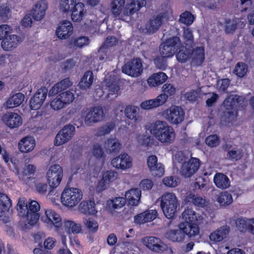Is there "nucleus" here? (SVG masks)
<instances>
[{"label":"nucleus","mask_w":254,"mask_h":254,"mask_svg":"<svg viewBox=\"0 0 254 254\" xmlns=\"http://www.w3.org/2000/svg\"><path fill=\"white\" fill-rule=\"evenodd\" d=\"M72 85L69 78H65L55 84L49 90V97L55 96L50 102V108L59 111L71 104L75 99L73 92L66 90Z\"/></svg>","instance_id":"nucleus-1"},{"label":"nucleus","mask_w":254,"mask_h":254,"mask_svg":"<svg viewBox=\"0 0 254 254\" xmlns=\"http://www.w3.org/2000/svg\"><path fill=\"white\" fill-rule=\"evenodd\" d=\"M40 206L39 203L33 200L27 202L24 197L19 198L17 204L18 215L21 217V222L24 223L25 228H29L35 225L39 218L38 211Z\"/></svg>","instance_id":"nucleus-2"},{"label":"nucleus","mask_w":254,"mask_h":254,"mask_svg":"<svg viewBox=\"0 0 254 254\" xmlns=\"http://www.w3.org/2000/svg\"><path fill=\"white\" fill-rule=\"evenodd\" d=\"M148 129L158 141L164 144L169 145L175 139L174 129L165 121H156L149 125Z\"/></svg>","instance_id":"nucleus-3"},{"label":"nucleus","mask_w":254,"mask_h":254,"mask_svg":"<svg viewBox=\"0 0 254 254\" xmlns=\"http://www.w3.org/2000/svg\"><path fill=\"white\" fill-rule=\"evenodd\" d=\"M173 164L178 168L181 175L185 177H190L198 170L200 167L199 160L196 158H189L182 151L177 152L173 157Z\"/></svg>","instance_id":"nucleus-4"},{"label":"nucleus","mask_w":254,"mask_h":254,"mask_svg":"<svg viewBox=\"0 0 254 254\" xmlns=\"http://www.w3.org/2000/svg\"><path fill=\"white\" fill-rule=\"evenodd\" d=\"M199 216L191 209H186L182 214L184 222L179 225V229L182 230L190 237L195 236L199 233V227L197 224Z\"/></svg>","instance_id":"nucleus-5"},{"label":"nucleus","mask_w":254,"mask_h":254,"mask_svg":"<svg viewBox=\"0 0 254 254\" xmlns=\"http://www.w3.org/2000/svg\"><path fill=\"white\" fill-rule=\"evenodd\" d=\"M242 98L235 94L228 96L224 101V111L222 119L225 122H231L236 120L238 116V107L241 105Z\"/></svg>","instance_id":"nucleus-6"},{"label":"nucleus","mask_w":254,"mask_h":254,"mask_svg":"<svg viewBox=\"0 0 254 254\" xmlns=\"http://www.w3.org/2000/svg\"><path fill=\"white\" fill-rule=\"evenodd\" d=\"M160 207L165 217L168 219L173 218L179 206L178 199L173 192H165L160 197Z\"/></svg>","instance_id":"nucleus-7"},{"label":"nucleus","mask_w":254,"mask_h":254,"mask_svg":"<svg viewBox=\"0 0 254 254\" xmlns=\"http://www.w3.org/2000/svg\"><path fill=\"white\" fill-rule=\"evenodd\" d=\"M82 197L83 193L79 189L65 188L61 194V202L63 206L71 209L78 204Z\"/></svg>","instance_id":"nucleus-8"},{"label":"nucleus","mask_w":254,"mask_h":254,"mask_svg":"<svg viewBox=\"0 0 254 254\" xmlns=\"http://www.w3.org/2000/svg\"><path fill=\"white\" fill-rule=\"evenodd\" d=\"M162 115L170 124L178 125L181 124L184 120L185 113L180 106L172 105L163 111Z\"/></svg>","instance_id":"nucleus-9"},{"label":"nucleus","mask_w":254,"mask_h":254,"mask_svg":"<svg viewBox=\"0 0 254 254\" xmlns=\"http://www.w3.org/2000/svg\"><path fill=\"white\" fill-rule=\"evenodd\" d=\"M63 178V169L59 164L52 165L46 173V179L49 186L52 188L58 187Z\"/></svg>","instance_id":"nucleus-10"},{"label":"nucleus","mask_w":254,"mask_h":254,"mask_svg":"<svg viewBox=\"0 0 254 254\" xmlns=\"http://www.w3.org/2000/svg\"><path fill=\"white\" fill-rule=\"evenodd\" d=\"M181 42L178 37H173L162 43L160 47V53L165 58L172 57L174 53L180 49Z\"/></svg>","instance_id":"nucleus-11"},{"label":"nucleus","mask_w":254,"mask_h":254,"mask_svg":"<svg viewBox=\"0 0 254 254\" xmlns=\"http://www.w3.org/2000/svg\"><path fill=\"white\" fill-rule=\"evenodd\" d=\"M40 219L48 228H52L54 227L58 230L63 224L60 214L52 209H46L44 215Z\"/></svg>","instance_id":"nucleus-12"},{"label":"nucleus","mask_w":254,"mask_h":254,"mask_svg":"<svg viewBox=\"0 0 254 254\" xmlns=\"http://www.w3.org/2000/svg\"><path fill=\"white\" fill-rule=\"evenodd\" d=\"M117 71L114 70L109 75H106L104 85L107 92V97L111 100L115 98L119 94V87L116 83V74Z\"/></svg>","instance_id":"nucleus-13"},{"label":"nucleus","mask_w":254,"mask_h":254,"mask_svg":"<svg viewBox=\"0 0 254 254\" xmlns=\"http://www.w3.org/2000/svg\"><path fill=\"white\" fill-rule=\"evenodd\" d=\"M111 165L117 170L127 171L132 167V158L127 153L122 152L112 159Z\"/></svg>","instance_id":"nucleus-14"},{"label":"nucleus","mask_w":254,"mask_h":254,"mask_svg":"<svg viewBox=\"0 0 254 254\" xmlns=\"http://www.w3.org/2000/svg\"><path fill=\"white\" fill-rule=\"evenodd\" d=\"M142 62L139 59H133L122 67L123 72L131 77H138L143 72Z\"/></svg>","instance_id":"nucleus-15"},{"label":"nucleus","mask_w":254,"mask_h":254,"mask_svg":"<svg viewBox=\"0 0 254 254\" xmlns=\"http://www.w3.org/2000/svg\"><path fill=\"white\" fill-rule=\"evenodd\" d=\"M125 0H112L111 3V11L117 19L127 20L129 19V13L126 14Z\"/></svg>","instance_id":"nucleus-16"},{"label":"nucleus","mask_w":254,"mask_h":254,"mask_svg":"<svg viewBox=\"0 0 254 254\" xmlns=\"http://www.w3.org/2000/svg\"><path fill=\"white\" fill-rule=\"evenodd\" d=\"M75 131L74 127L70 125L64 126L56 135L54 144L61 146L68 142L72 137Z\"/></svg>","instance_id":"nucleus-17"},{"label":"nucleus","mask_w":254,"mask_h":254,"mask_svg":"<svg viewBox=\"0 0 254 254\" xmlns=\"http://www.w3.org/2000/svg\"><path fill=\"white\" fill-rule=\"evenodd\" d=\"M141 242L150 250L155 252L162 253L168 249L167 245L157 237H145L142 239Z\"/></svg>","instance_id":"nucleus-18"},{"label":"nucleus","mask_w":254,"mask_h":254,"mask_svg":"<svg viewBox=\"0 0 254 254\" xmlns=\"http://www.w3.org/2000/svg\"><path fill=\"white\" fill-rule=\"evenodd\" d=\"M47 93L48 90L45 87H42L39 89L29 100L30 108L33 110L39 109L47 98Z\"/></svg>","instance_id":"nucleus-19"},{"label":"nucleus","mask_w":254,"mask_h":254,"mask_svg":"<svg viewBox=\"0 0 254 254\" xmlns=\"http://www.w3.org/2000/svg\"><path fill=\"white\" fill-rule=\"evenodd\" d=\"M4 124L10 128H17L23 123V119L21 115L16 112H8L2 117Z\"/></svg>","instance_id":"nucleus-20"},{"label":"nucleus","mask_w":254,"mask_h":254,"mask_svg":"<svg viewBox=\"0 0 254 254\" xmlns=\"http://www.w3.org/2000/svg\"><path fill=\"white\" fill-rule=\"evenodd\" d=\"M116 179V172L113 170H108L102 174V179L99 181L96 190L97 192H101L106 190L111 183Z\"/></svg>","instance_id":"nucleus-21"},{"label":"nucleus","mask_w":254,"mask_h":254,"mask_svg":"<svg viewBox=\"0 0 254 254\" xmlns=\"http://www.w3.org/2000/svg\"><path fill=\"white\" fill-rule=\"evenodd\" d=\"M104 119V112L102 108L97 107L91 109L85 117L86 125L91 126L93 124L99 122Z\"/></svg>","instance_id":"nucleus-22"},{"label":"nucleus","mask_w":254,"mask_h":254,"mask_svg":"<svg viewBox=\"0 0 254 254\" xmlns=\"http://www.w3.org/2000/svg\"><path fill=\"white\" fill-rule=\"evenodd\" d=\"M166 102V96L159 94L155 98L143 101L140 103V107L143 110H150L163 105Z\"/></svg>","instance_id":"nucleus-23"},{"label":"nucleus","mask_w":254,"mask_h":254,"mask_svg":"<svg viewBox=\"0 0 254 254\" xmlns=\"http://www.w3.org/2000/svg\"><path fill=\"white\" fill-rule=\"evenodd\" d=\"M23 38L20 36L12 34L3 39L1 46L3 50L11 51L16 48L23 41Z\"/></svg>","instance_id":"nucleus-24"},{"label":"nucleus","mask_w":254,"mask_h":254,"mask_svg":"<svg viewBox=\"0 0 254 254\" xmlns=\"http://www.w3.org/2000/svg\"><path fill=\"white\" fill-rule=\"evenodd\" d=\"M230 231L229 227L227 226H221L209 234V240L213 243L221 242L227 237Z\"/></svg>","instance_id":"nucleus-25"},{"label":"nucleus","mask_w":254,"mask_h":254,"mask_svg":"<svg viewBox=\"0 0 254 254\" xmlns=\"http://www.w3.org/2000/svg\"><path fill=\"white\" fill-rule=\"evenodd\" d=\"M191 64L193 66H200L205 59L204 47L202 45L196 46L190 51Z\"/></svg>","instance_id":"nucleus-26"},{"label":"nucleus","mask_w":254,"mask_h":254,"mask_svg":"<svg viewBox=\"0 0 254 254\" xmlns=\"http://www.w3.org/2000/svg\"><path fill=\"white\" fill-rule=\"evenodd\" d=\"M73 33V26L69 21L64 20L62 21L56 30V34L61 39H66L69 38Z\"/></svg>","instance_id":"nucleus-27"},{"label":"nucleus","mask_w":254,"mask_h":254,"mask_svg":"<svg viewBox=\"0 0 254 254\" xmlns=\"http://www.w3.org/2000/svg\"><path fill=\"white\" fill-rule=\"evenodd\" d=\"M48 3L46 0H40L37 1L32 10V17L37 21L42 20L46 14V11L48 9Z\"/></svg>","instance_id":"nucleus-28"},{"label":"nucleus","mask_w":254,"mask_h":254,"mask_svg":"<svg viewBox=\"0 0 254 254\" xmlns=\"http://www.w3.org/2000/svg\"><path fill=\"white\" fill-rule=\"evenodd\" d=\"M25 95L21 92L11 93L7 98L4 106L6 109L16 108L23 103Z\"/></svg>","instance_id":"nucleus-29"},{"label":"nucleus","mask_w":254,"mask_h":254,"mask_svg":"<svg viewBox=\"0 0 254 254\" xmlns=\"http://www.w3.org/2000/svg\"><path fill=\"white\" fill-rule=\"evenodd\" d=\"M158 216L155 209L147 210L134 217V222L137 224H143L154 220Z\"/></svg>","instance_id":"nucleus-30"},{"label":"nucleus","mask_w":254,"mask_h":254,"mask_svg":"<svg viewBox=\"0 0 254 254\" xmlns=\"http://www.w3.org/2000/svg\"><path fill=\"white\" fill-rule=\"evenodd\" d=\"M79 211L85 215L95 216L98 213V210L94 201L92 200H84L78 205Z\"/></svg>","instance_id":"nucleus-31"},{"label":"nucleus","mask_w":254,"mask_h":254,"mask_svg":"<svg viewBox=\"0 0 254 254\" xmlns=\"http://www.w3.org/2000/svg\"><path fill=\"white\" fill-rule=\"evenodd\" d=\"M36 145L35 138L31 136H27L22 138L18 143V149L23 153H28L32 151Z\"/></svg>","instance_id":"nucleus-32"},{"label":"nucleus","mask_w":254,"mask_h":254,"mask_svg":"<svg viewBox=\"0 0 254 254\" xmlns=\"http://www.w3.org/2000/svg\"><path fill=\"white\" fill-rule=\"evenodd\" d=\"M167 79L168 76L166 73L159 72L150 76L147 80V82L149 87H154L163 84Z\"/></svg>","instance_id":"nucleus-33"},{"label":"nucleus","mask_w":254,"mask_h":254,"mask_svg":"<svg viewBox=\"0 0 254 254\" xmlns=\"http://www.w3.org/2000/svg\"><path fill=\"white\" fill-rule=\"evenodd\" d=\"M35 171V167L31 164L27 165L24 169L22 174L19 175L20 179L23 180L26 184L30 187H33V178Z\"/></svg>","instance_id":"nucleus-34"},{"label":"nucleus","mask_w":254,"mask_h":254,"mask_svg":"<svg viewBox=\"0 0 254 254\" xmlns=\"http://www.w3.org/2000/svg\"><path fill=\"white\" fill-rule=\"evenodd\" d=\"M141 196V190L138 189H131L125 193L126 200L132 206H136L139 204Z\"/></svg>","instance_id":"nucleus-35"},{"label":"nucleus","mask_w":254,"mask_h":254,"mask_svg":"<svg viewBox=\"0 0 254 254\" xmlns=\"http://www.w3.org/2000/svg\"><path fill=\"white\" fill-rule=\"evenodd\" d=\"M168 18L166 16L159 15L149 21L146 25L147 32L152 34L158 30L162 23L167 21Z\"/></svg>","instance_id":"nucleus-36"},{"label":"nucleus","mask_w":254,"mask_h":254,"mask_svg":"<svg viewBox=\"0 0 254 254\" xmlns=\"http://www.w3.org/2000/svg\"><path fill=\"white\" fill-rule=\"evenodd\" d=\"M71 11V19L75 22L81 21L86 13L84 4L82 2H77Z\"/></svg>","instance_id":"nucleus-37"},{"label":"nucleus","mask_w":254,"mask_h":254,"mask_svg":"<svg viewBox=\"0 0 254 254\" xmlns=\"http://www.w3.org/2000/svg\"><path fill=\"white\" fill-rule=\"evenodd\" d=\"M146 0H131L130 2L126 4L125 13H129V16L138 11L142 7L145 6Z\"/></svg>","instance_id":"nucleus-38"},{"label":"nucleus","mask_w":254,"mask_h":254,"mask_svg":"<svg viewBox=\"0 0 254 254\" xmlns=\"http://www.w3.org/2000/svg\"><path fill=\"white\" fill-rule=\"evenodd\" d=\"M104 148L107 153L111 154L119 152L122 145L118 138L111 137L105 142Z\"/></svg>","instance_id":"nucleus-39"},{"label":"nucleus","mask_w":254,"mask_h":254,"mask_svg":"<svg viewBox=\"0 0 254 254\" xmlns=\"http://www.w3.org/2000/svg\"><path fill=\"white\" fill-rule=\"evenodd\" d=\"M125 114L127 119L133 120L134 123H138L141 119L139 109L134 105L127 106L125 109Z\"/></svg>","instance_id":"nucleus-40"},{"label":"nucleus","mask_w":254,"mask_h":254,"mask_svg":"<svg viewBox=\"0 0 254 254\" xmlns=\"http://www.w3.org/2000/svg\"><path fill=\"white\" fill-rule=\"evenodd\" d=\"M64 228L65 232L70 234H79L82 232V225L80 223L70 220H64Z\"/></svg>","instance_id":"nucleus-41"},{"label":"nucleus","mask_w":254,"mask_h":254,"mask_svg":"<svg viewBox=\"0 0 254 254\" xmlns=\"http://www.w3.org/2000/svg\"><path fill=\"white\" fill-rule=\"evenodd\" d=\"M213 181L217 187L221 189H227L230 186L229 179L222 173H216L214 177Z\"/></svg>","instance_id":"nucleus-42"},{"label":"nucleus","mask_w":254,"mask_h":254,"mask_svg":"<svg viewBox=\"0 0 254 254\" xmlns=\"http://www.w3.org/2000/svg\"><path fill=\"white\" fill-rule=\"evenodd\" d=\"M216 200L220 206L226 207L233 202L232 194L227 191L221 192L216 196Z\"/></svg>","instance_id":"nucleus-43"},{"label":"nucleus","mask_w":254,"mask_h":254,"mask_svg":"<svg viewBox=\"0 0 254 254\" xmlns=\"http://www.w3.org/2000/svg\"><path fill=\"white\" fill-rule=\"evenodd\" d=\"M245 24L239 18L226 19L225 21V31L227 33H232L238 27H243Z\"/></svg>","instance_id":"nucleus-44"},{"label":"nucleus","mask_w":254,"mask_h":254,"mask_svg":"<svg viewBox=\"0 0 254 254\" xmlns=\"http://www.w3.org/2000/svg\"><path fill=\"white\" fill-rule=\"evenodd\" d=\"M93 81L94 76L92 71L88 70L84 73L81 78L79 83V87L83 89H88L91 86Z\"/></svg>","instance_id":"nucleus-45"},{"label":"nucleus","mask_w":254,"mask_h":254,"mask_svg":"<svg viewBox=\"0 0 254 254\" xmlns=\"http://www.w3.org/2000/svg\"><path fill=\"white\" fill-rule=\"evenodd\" d=\"M186 233L180 229L179 230H171L166 234V237L174 242H179L185 238Z\"/></svg>","instance_id":"nucleus-46"},{"label":"nucleus","mask_w":254,"mask_h":254,"mask_svg":"<svg viewBox=\"0 0 254 254\" xmlns=\"http://www.w3.org/2000/svg\"><path fill=\"white\" fill-rule=\"evenodd\" d=\"M83 224L88 231L90 233H96L99 229L98 222L93 218H84Z\"/></svg>","instance_id":"nucleus-47"},{"label":"nucleus","mask_w":254,"mask_h":254,"mask_svg":"<svg viewBox=\"0 0 254 254\" xmlns=\"http://www.w3.org/2000/svg\"><path fill=\"white\" fill-rule=\"evenodd\" d=\"M179 52L176 54V58L179 62L185 63L191 59L190 50L181 45Z\"/></svg>","instance_id":"nucleus-48"},{"label":"nucleus","mask_w":254,"mask_h":254,"mask_svg":"<svg viewBox=\"0 0 254 254\" xmlns=\"http://www.w3.org/2000/svg\"><path fill=\"white\" fill-rule=\"evenodd\" d=\"M236 224L237 228L241 232H244L248 230L251 233V219L238 218L236 221Z\"/></svg>","instance_id":"nucleus-49"},{"label":"nucleus","mask_w":254,"mask_h":254,"mask_svg":"<svg viewBox=\"0 0 254 254\" xmlns=\"http://www.w3.org/2000/svg\"><path fill=\"white\" fill-rule=\"evenodd\" d=\"M186 199L189 202L192 203L195 206L203 207L207 204V201L201 197L196 196L193 193H189L186 196Z\"/></svg>","instance_id":"nucleus-50"},{"label":"nucleus","mask_w":254,"mask_h":254,"mask_svg":"<svg viewBox=\"0 0 254 254\" xmlns=\"http://www.w3.org/2000/svg\"><path fill=\"white\" fill-rule=\"evenodd\" d=\"M106 57L105 53V49L104 47H101L99 50L96 58L94 59L93 64H92L91 68H94L95 70H98L100 67V63L99 61H104ZM107 58H106V59Z\"/></svg>","instance_id":"nucleus-51"},{"label":"nucleus","mask_w":254,"mask_h":254,"mask_svg":"<svg viewBox=\"0 0 254 254\" xmlns=\"http://www.w3.org/2000/svg\"><path fill=\"white\" fill-rule=\"evenodd\" d=\"M126 203V199L123 197H117L107 201V205L110 208L119 209L123 207Z\"/></svg>","instance_id":"nucleus-52"},{"label":"nucleus","mask_w":254,"mask_h":254,"mask_svg":"<svg viewBox=\"0 0 254 254\" xmlns=\"http://www.w3.org/2000/svg\"><path fill=\"white\" fill-rule=\"evenodd\" d=\"M248 71V65L243 62H238L235 65L233 72L237 76L242 78L247 74Z\"/></svg>","instance_id":"nucleus-53"},{"label":"nucleus","mask_w":254,"mask_h":254,"mask_svg":"<svg viewBox=\"0 0 254 254\" xmlns=\"http://www.w3.org/2000/svg\"><path fill=\"white\" fill-rule=\"evenodd\" d=\"M76 3V0H61L59 8L63 12L71 11Z\"/></svg>","instance_id":"nucleus-54"},{"label":"nucleus","mask_w":254,"mask_h":254,"mask_svg":"<svg viewBox=\"0 0 254 254\" xmlns=\"http://www.w3.org/2000/svg\"><path fill=\"white\" fill-rule=\"evenodd\" d=\"M89 43V40L87 37H79L73 38L70 44L73 47L82 48L87 46Z\"/></svg>","instance_id":"nucleus-55"},{"label":"nucleus","mask_w":254,"mask_h":254,"mask_svg":"<svg viewBox=\"0 0 254 254\" xmlns=\"http://www.w3.org/2000/svg\"><path fill=\"white\" fill-rule=\"evenodd\" d=\"M194 16L189 11H186L180 15V21L186 25H191L194 20Z\"/></svg>","instance_id":"nucleus-56"},{"label":"nucleus","mask_w":254,"mask_h":254,"mask_svg":"<svg viewBox=\"0 0 254 254\" xmlns=\"http://www.w3.org/2000/svg\"><path fill=\"white\" fill-rule=\"evenodd\" d=\"M183 43L186 46H191L193 42V37L191 30L188 28H185L183 34Z\"/></svg>","instance_id":"nucleus-57"},{"label":"nucleus","mask_w":254,"mask_h":254,"mask_svg":"<svg viewBox=\"0 0 254 254\" xmlns=\"http://www.w3.org/2000/svg\"><path fill=\"white\" fill-rule=\"evenodd\" d=\"M151 140L150 135L146 134H138L136 137V143L139 146H147L149 145Z\"/></svg>","instance_id":"nucleus-58"},{"label":"nucleus","mask_w":254,"mask_h":254,"mask_svg":"<svg viewBox=\"0 0 254 254\" xmlns=\"http://www.w3.org/2000/svg\"><path fill=\"white\" fill-rule=\"evenodd\" d=\"M162 182L165 186L174 188L180 184V180L176 177L168 176L165 177Z\"/></svg>","instance_id":"nucleus-59"},{"label":"nucleus","mask_w":254,"mask_h":254,"mask_svg":"<svg viewBox=\"0 0 254 254\" xmlns=\"http://www.w3.org/2000/svg\"><path fill=\"white\" fill-rule=\"evenodd\" d=\"M162 91L163 92L161 94H164L166 96V101L169 96L174 95L176 92V87L170 83H166L162 87Z\"/></svg>","instance_id":"nucleus-60"},{"label":"nucleus","mask_w":254,"mask_h":254,"mask_svg":"<svg viewBox=\"0 0 254 254\" xmlns=\"http://www.w3.org/2000/svg\"><path fill=\"white\" fill-rule=\"evenodd\" d=\"M11 201L4 193H0V206L5 210H9L11 207Z\"/></svg>","instance_id":"nucleus-61"},{"label":"nucleus","mask_w":254,"mask_h":254,"mask_svg":"<svg viewBox=\"0 0 254 254\" xmlns=\"http://www.w3.org/2000/svg\"><path fill=\"white\" fill-rule=\"evenodd\" d=\"M200 89H197L196 90H191L184 94V97L190 101H195L200 96Z\"/></svg>","instance_id":"nucleus-62"},{"label":"nucleus","mask_w":254,"mask_h":254,"mask_svg":"<svg viewBox=\"0 0 254 254\" xmlns=\"http://www.w3.org/2000/svg\"><path fill=\"white\" fill-rule=\"evenodd\" d=\"M205 143L209 147H216L219 144L220 139L216 134L210 135L206 138Z\"/></svg>","instance_id":"nucleus-63"},{"label":"nucleus","mask_w":254,"mask_h":254,"mask_svg":"<svg viewBox=\"0 0 254 254\" xmlns=\"http://www.w3.org/2000/svg\"><path fill=\"white\" fill-rule=\"evenodd\" d=\"M12 32V28L7 24L0 25V40L5 38L9 33Z\"/></svg>","instance_id":"nucleus-64"}]
</instances>
